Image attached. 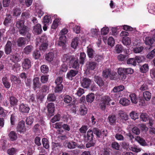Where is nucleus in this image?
I'll list each match as a JSON object with an SVG mask.
<instances>
[{
	"label": "nucleus",
	"instance_id": "obj_1",
	"mask_svg": "<svg viewBox=\"0 0 155 155\" xmlns=\"http://www.w3.org/2000/svg\"><path fill=\"white\" fill-rule=\"evenodd\" d=\"M111 99L108 96L103 97L101 100L99 104V107L102 110H105L107 106L110 105V102Z\"/></svg>",
	"mask_w": 155,
	"mask_h": 155
},
{
	"label": "nucleus",
	"instance_id": "obj_2",
	"mask_svg": "<svg viewBox=\"0 0 155 155\" xmlns=\"http://www.w3.org/2000/svg\"><path fill=\"white\" fill-rule=\"evenodd\" d=\"M30 30V28L25 25L19 29V32L20 34L22 35H25L27 34V37L29 38L31 36V35L28 33V31Z\"/></svg>",
	"mask_w": 155,
	"mask_h": 155
},
{
	"label": "nucleus",
	"instance_id": "obj_3",
	"mask_svg": "<svg viewBox=\"0 0 155 155\" xmlns=\"http://www.w3.org/2000/svg\"><path fill=\"white\" fill-rule=\"evenodd\" d=\"M74 56L69 54H65L63 55L61 60L64 63H68L74 60Z\"/></svg>",
	"mask_w": 155,
	"mask_h": 155
},
{
	"label": "nucleus",
	"instance_id": "obj_4",
	"mask_svg": "<svg viewBox=\"0 0 155 155\" xmlns=\"http://www.w3.org/2000/svg\"><path fill=\"white\" fill-rule=\"evenodd\" d=\"M17 131L20 133H24L26 130L25 127V121L21 120L19 122L17 127Z\"/></svg>",
	"mask_w": 155,
	"mask_h": 155
},
{
	"label": "nucleus",
	"instance_id": "obj_5",
	"mask_svg": "<svg viewBox=\"0 0 155 155\" xmlns=\"http://www.w3.org/2000/svg\"><path fill=\"white\" fill-rule=\"evenodd\" d=\"M22 66L23 69L25 70L30 68L31 66V62L30 60L27 58L25 59L22 63Z\"/></svg>",
	"mask_w": 155,
	"mask_h": 155
},
{
	"label": "nucleus",
	"instance_id": "obj_6",
	"mask_svg": "<svg viewBox=\"0 0 155 155\" xmlns=\"http://www.w3.org/2000/svg\"><path fill=\"white\" fill-rule=\"evenodd\" d=\"M84 140L85 141L93 140V132L91 130H89L87 131V134L84 136Z\"/></svg>",
	"mask_w": 155,
	"mask_h": 155
},
{
	"label": "nucleus",
	"instance_id": "obj_7",
	"mask_svg": "<svg viewBox=\"0 0 155 155\" xmlns=\"http://www.w3.org/2000/svg\"><path fill=\"white\" fill-rule=\"evenodd\" d=\"M10 79L12 81H15V83L17 84V87L19 88H21L22 87L23 83L21 82V81L19 78H18L15 76L12 75Z\"/></svg>",
	"mask_w": 155,
	"mask_h": 155
},
{
	"label": "nucleus",
	"instance_id": "obj_8",
	"mask_svg": "<svg viewBox=\"0 0 155 155\" xmlns=\"http://www.w3.org/2000/svg\"><path fill=\"white\" fill-rule=\"evenodd\" d=\"M66 37L64 35L61 36L59 38L58 45L62 48H64L66 42Z\"/></svg>",
	"mask_w": 155,
	"mask_h": 155
},
{
	"label": "nucleus",
	"instance_id": "obj_9",
	"mask_svg": "<svg viewBox=\"0 0 155 155\" xmlns=\"http://www.w3.org/2000/svg\"><path fill=\"white\" fill-rule=\"evenodd\" d=\"M91 82V80L86 78H84L81 81V86L84 88H87L89 86Z\"/></svg>",
	"mask_w": 155,
	"mask_h": 155
},
{
	"label": "nucleus",
	"instance_id": "obj_10",
	"mask_svg": "<svg viewBox=\"0 0 155 155\" xmlns=\"http://www.w3.org/2000/svg\"><path fill=\"white\" fill-rule=\"evenodd\" d=\"M12 44L10 41H8L5 46V52L6 54H9L12 52Z\"/></svg>",
	"mask_w": 155,
	"mask_h": 155
},
{
	"label": "nucleus",
	"instance_id": "obj_11",
	"mask_svg": "<svg viewBox=\"0 0 155 155\" xmlns=\"http://www.w3.org/2000/svg\"><path fill=\"white\" fill-rule=\"evenodd\" d=\"M117 74L116 72L114 73V75L111 74L110 73V71L109 69H107L104 70L103 72V75L105 78H107L108 77H110L112 79H114L115 77H112V76H113Z\"/></svg>",
	"mask_w": 155,
	"mask_h": 155
},
{
	"label": "nucleus",
	"instance_id": "obj_12",
	"mask_svg": "<svg viewBox=\"0 0 155 155\" xmlns=\"http://www.w3.org/2000/svg\"><path fill=\"white\" fill-rule=\"evenodd\" d=\"M41 86V84L39 82V78L38 77H36L33 79V88L35 91L37 89L39 88Z\"/></svg>",
	"mask_w": 155,
	"mask_h": 155
},
{
	"label": "nucleus",
	"instance_id": "obj_13",
	"mask_svg": "<svg viewBox=\"0 0 155 155\" xmlns=\"http://www.w3.org/2000/svg\"><path fill=\"white\" fill-rule=\"evenodd\" d=\"M119 115L120 120L123 123H125L128 119V116L126 113L122 111L120 112Z\"/></svg>",
	"mask_w": 155,
	"mask_h": 155
},
{
	"label": "nucleus",
	"instance_id": "obj_14",
	"mask_svg": "<svg viewBox=\"0 0 155 155\" xmlns=\"http://www.w3.org/2000/svg\"><path fill=\"white\" fill-rule=\"evenodd\" d=\"M29 110V107L24 104H21L19 106V110L23 113H28Z\"/></svg>",
	"mask_w": 155,
	"mask_h": 155
},
{
	"label": "nucleus",
	"instance_id": "obj_15",
	"mask_svg": "<svg viewBox=\"0 0 155 155\" xmlns=\"http://www.w3.org/2000/svg\"><path fill=\"white\" fill-rule=\"evenodd\" d=\"M86 66L88 69L94 70L97 68V64L94 61H90L87 63Z\"/></svg>",
	"mask_w": 155,
	"mask_h": 155
},
{
	"label": "nucleus",
	"instance_id": "obj_16",
	"mask_svg": "<svg viewBox=\"0 0 155 155\" xmlns=\"http://www.w3.org/2000/svg\"><path fill=\"white\" fill-rule=\"evenodd\" d=\"M78 73V71L77 70H71L67 73V77L69 79L71 80L72 78L75 77Z\"/></svg>",
	"mask_w": 155,
	"mask_h": 155
},
{
	"label": "nucleus",
	"instance_id": "obj_17",
	"mask_svg": "<svg viewBox=\"0 0 155 155\" xmlns=\"http://www.w3.org/2000/svg\"><path fill=\"white\" fill-rule=\"evenodd\" d=\"M42 31L41 25L39 24H37L34 26L33 31L36 35L40 34Z\"/></svg>",
	"mask_w": 155,
	"mask_h": 155
},
{
	"label": "nucleus",
	"instance_id": "obj_18",
	"mask_svg": "<svg viewBox=\"0 0 155 155\" xmlns=\"http://www.w3.org/2000/svg\"><path fill=\"white\" fill-rule=\"evenodd\" d=\"M9 101L11 107H13L17 105L18 100L14 96H11L9 98Z\"/></svg>",
	"mask_w": 155,
	"mask_h": 155
},
{
	"label": "nucleus",
	"instance_id": "obj_19",
	"mask_svg": "<svg viewBox=\"0 0 155 155\" xmlns=\"http://www.w3.org/2000/svg\"><path fill=\"white\" fill-rule=\"evenodd\" d=\"M9 138L12 141L16 140L18 138L17 134L14 131H11L8 134Z\"/></svg>",
	"mask_w": 155,
	"mask_h": 155
},
{
	"label": "nucleus",
	"instance_id": "obj_20",
	"mask_svg": "<svg viewBox=\"0 0 155 155\" xmlns=\"http://www.w3.org/2000/svg\"><path fill=\"white\" fill-rule=\"evenodd\" d=\"M135 140L142 146H145L148 145L145 140L140 136L136 137L135 138Z\"/></svg>",
	"mask_w": 155,
	"mask_h": 155
},
{
	"label": "nucleus",
	"instance_id": "obj_21",
	"mask_svg": "<svg viewBox=\"0 0 155 155\" xmlns=\"http://www.w3.org/2000/svg\"><path fill=\"white\" fill-rule=\"evenodd\" d=\"M48 110L49 113L52 114L54 111L55 107L53 103H50L47 106Z\"/></svg>",
	"mask_w": 155,
	"mask_h": 155
},
{
	"label": "nucleus",
	"instance_id": "obj_22",
	"mask_svg": "<svg viewBox=\"0 0 155 155\" xmlns=\"http://www.w3.org/2000/svg\"><path fill=\"white\" fill-rule=\"evenodd\" d=\"M79 41V39L78 38H74L72 40L71 44V46L73 48H76L78 46Z\"/></svg>",
	"mask_w": 155,
	"mask_h": 155
},
{
	"label": "nucleus",
	"instance_id": "obj_23",
	"mask_svg": "<svg viewBox=\"0 0 155 155\" xmlns=\"http://www.w3.org/2000/svg\"><path fill=\"white\" fill-rule=\"evenodd\" d=\"M145 43L147 45H152L154 41H155V35H153L152 38L147 37L145 39Z\"/></svg>",
	"mask_w": 155,
	"mask_h": 155
},
{
	"label": "nucleus",
	"instance_id": "obj_24",
	"mask_svg": "<svg viewBox=\"0 0 155 155\" xmlns=\"http://www.w3.org/2000/svg\"><path fill=\"white\" fill-rule=\"evenodd\" d=\"M54 54L52 52H50L47 54L45 56L46 60L48 61H51L53 60L54 58Z\"/></svg>",
	"mask_w": 155,
	"mask_h": 155
},
{
	"label": "nucleus",
	"instance_id": "obj_25",
	"mask_svg": "<svg viewBox=\"0 0 155 155\" xmlns=\"http://www.w3.org/2000/svg\"><path fill=\"white\" fill-rule=\"evenodd\" d=\"M119 103L124 106L128 105L130 103V101L126 98H121L120 100Z\"/></svg>",
	"mask_w": 155,
	"mask_h": 155
},
{
	"label": "nucleus",
	"instance_id": "obj_26",
	"mask_svg": "<svg viewBox=\"0 0 155 155\" xmlns=\"http://www.w3.org/2000/svg\"><path fill=\"white\" fill-rule=\"evenodd\" d=\"M94 80L97 84L100 86H101L104 84V82L100 77L96 75L94 77Z\"/></svg>",
	"mask_w": 155,
	"mask_h": 155
},
{
	"label": "nucleus",
	"instance_id": "obj_27",
	"mask_svg": "<svg viewBox=\"0 0 155 155\" xmlns=\"http://www.w3.org/2000/svg\"><path fill=\"white\" fill-rule=\"evenodd\" d=\"M87 108L84 104L81 105L79 109V112L80 115H85L87 113Z\"/></svg>",
	"mask_w": 155,
	"mask_h": 155
},
{
	"label": "nucleus",
	"instance_id": "obj_28",
	"mask_svg": "<svg viewBox=\"0 0 155 155\" xmlns=\"http://www.w3.org/2000/svg\"><path fill=\"white\" fill-rule=\"evenodd\" d=\"M129 97L133 103L136 104L137 103L138 99L135 94L131 93L129 95Z\"/></svg>",
	"mask_w": 155,
	"mask_h": 155
},
{
	"label": "nucleus",
	"instance_id": "obj_29",
	"mask_svg": "<svg viewBox=\"0 0 155 155\" xmlns=\"http://www.w3.org/2000/svg\"><path fill=\"white\" fill-rule=\"evenodd\" d=\"M124 89V87L123 85H120L118 86L115 87L111 91V92L116 93L123 91Z\"/></svg>",
	"mask_w": 155,
	"mask_h": 155
},
{
	"label": "nucleus",
	"instance_id": "obj_30",
	"mask_svg": "<svg viewBox=\"0 0 155 155\" xmlns=\"http://www.w3.org/2000/svg\"><path fill=\"white\" fill-rule=\"evenodd\" d=\"M25 38H19L17 40V44L19 47H21L26 44Z\"/></svg>",
	"mask_w": 155,
	"mask_h": 155
},
{
	"label": "nucleus",
	"instance_id": "obj_31",
	"mask_svg": "<svg viewBox=\"0 0 155 155\" xmlns=\"http://www.w3.org/2000/svg\"><path fill=\"white\" fill-rule=\"evenodd\" d=\"M122 41L123 43L126 46L130 45L131 43L130 39L128 37H123Z\"/></svg>",
	"mask_w": 155,
	"mask_h": 155
},
{
	"label": "nucleus",
	"instance_id": "obj_32",
	"mask_svg": "<svg viewBox=\"0 0 155 155\" xmlns=\"http://www.w3.org/2000/svg\"><path fill=\"white\" fill-rule=\"evenodd\" d=\"M94 98L95 96L94 94L91 93L88 94L86 96V99L87 102L91 103L93 101Z\"/></svg>",
	"mask_w": 155,
	"mask_h": 155
},
{
	"label": "nucleus",
	"instance_id": "obj_33",
	"mask_svg": "<svg viewBox=\"0 0 155 155\" xmlns=\"http://www.w3.org/2000/svg\"><path fill=\"white\" fill-rule=\"evenodd\" d=\"M33 49V46L31 45H28L26 46L24 49V53L28 54H30L32 51Z\"/></svg>",
	"mask_w": 155,
	"mask_h": 155
},
{
	"label": "nucleus",
	"instance_id": "obj_34",
	"mask_svg": "<svg viewBox=\"0 0 155 155\" xmlns=\"http://www.w3.org/2000/svg\"><path fill=\"white\" fill-rule=\"evenodd\" d=\"M93 133L97 136L98 138H101L102 137V133L101 131L98 128H94L93 130Z\"/></svg>",
	"mask_w": 155,
	"mask_h": 155
},
{
	"label": "nucleus",
	"instance_id": "obj_35",
	"mask_svg": "<svg viewBox=\"0 0 155 155\" xmlns=\"http://www.w3.org/2000/svg\"><path fill=\"white\" fill-rule=\"evenodd\" d=\"M42 143L43 147L46 149H48L49 148V145L48 140L46 138L42 139Z\"/></svg>",
	"mask_w": 155,
	"mask_h": 155
},
{
	"label": "nucleus",
	"instance_id": "obj_36",
	"mask_svg": "<svg viewBox=\"0 0 155 155\" xmlns=\"http://www.w3.org/2000/svg\"><path fill=\"white\" fill-rule=\"evenodd\" d=\"M108 119L110 124H114L115 123L116 121V116L114 115H110L108 117Z\"/></svg>",
	"mask_w": 155,
	"mask_h": 155
},
{
	"label": "nucleus",
	"instance_id": "obj_37",
	"mask_svg": "<svg viewBox=\"0 0 155 155\" xmlns=\"http://www.w3.org/2000/svg\"><path fill=\"white\" fill-rule=\"evenodd\" d=\"M86 54L84 52L81 53L79 58V63L80 64L83 65L85 61L86 58Z\"/></svg>",
	"mask_w": 155,
	"mask_h": 155
},
{
	"label": "nucleus",
	"instance_id": "obj_38",
	"mask_svg": "<svg viewBox=\"0 0 155 155\" xmlns=\"http://www.w3.org/2000/svg\"><path fill=\"white\" fill-rule=\"evenodd\" d=\"M143 97L146 101H149L151 98V94L148 91H146L143 93Z\"/></svg>",
	"mask_w": 155,
	"mask_h": 155
},
{
	"label": "nucleus",
	"instance_id": "obj_39",
	"mask_svg": "<svg viewBox=\"0 0 155 155\" xmlns=\"http://www.w3.org/2000/svg\"><path fill=\"white\" fill-rule=\"evenodd\" d=\"M72 98L69 95L64 96L63 100L64 102L66 104H70L72 101Z\"/></svg>",
	"mask_w": 155,
	"mask_h": 155
},
{
	"label": "nucleus",
	"instance_id": "obj_40",
	"mask_svg": "<svg viewBox=\"0 0 155 155\" xmlns=\"http://www.w3.org/2000/svg\"><path fill=\"white\" fill-rule=\"evenodd\" d=\"M87 55L89 58H94V51L92 48H87Z\"/></svg>",
	"mask_w": 155,
	"mask_h": 155
},
{
	"label": "nucleus",
	"instance_id": "obj_41",
	"mask_svg": "<svg viewBox=\"0 0 155 155\" xmlns=\"http://www.w3.org/2000/svg\"><path fill=\"white\" fill-rule=\"evenodd\" d=\"M60 20L59 19L56 18L53 21L51 26V28L53 29H55L60 23Z\"/></svg>",
	"mask_w": 155,
	"mask_h": 155
},
{
	"label": "nucleus",
	"instance_id": "obj_42",
	"mask_svg": "<svg viewBox=\"0 0 155 155\" xmlns=\"http://www.w3.org/2000/svg\"><path fill=\"white\" fill-rule=\"evenodd\" d=\"M2 83L5 87L9 88L10 87V84L7 81V78L6 77H3L2 78Z\"/></svg>",
	"mask_w": 155,
	"mask_h": 155
},
{
	"label": "nucleus",
	"instance_id": "obj_43",
	"mask_svg": "<svg viewBox=\"0 0 155 155\" xmlns=\"http://www.w3.org/2000/svg\"><path fill=\"white\" fill-rule=\"evenodd\" d=\"M79 60L78 59L75 60L73 62V60L70 62L72 63L71 66L74 68L77 69L79 67V63H78Z\"/></svg>",
	"mask_w": 155,
	"mask_h": 155
},
{
	"label": "nucleus",
	"instance_id": "obj_44",
	"mask_svg": "<svg viewBox=\"0 0 155 155\" xmlns=\"http://www.w3.org/2000/svg\"><path fill=\"white\" fill-rule=\"evenodd\" d=\"M140 118L143 121L146 122L149 119L148 115L146 113H142L140 115Z\"/></svg>",
	"mask_w": 155,
	"mask_h": 155
},
{
	"label": "nucleus",
	"instance_id": "obj_45",
	"mask_svg": "<svg viewBox=\"0 0 155 155\" xmlns=\"http://www.w3.org/2000/svg\"><path fill=\"white\" fill-rule=\"evenodd\" d=\"M34 121L33 117L32 116L28 117L26 120V123L27 124L31 125Z\"/></svg>",
	"mask_w": 155,
	"mask_h": 155
},
{
	"label": "nucleus",
	"instance_id": "obj_46",
	"mask_svg": "<svg viewBox=\"0 0 155 155\" xmlns=\"http://www.w3.org/2000/svg\"><path fill=\"white\" fill-rule=\"evenodd\" d=\"M49 70L48 66L45 64L43 65L41 67V71L43 73H47Z\"/></svg>",
	"mask_w": 155,
	"mask_h": 155
},
{
	"label": "nucleus",
	"instance_id": "obj_47",
	"mask_svg": "<svg viewBox=\"0 0 155 155\" xmlns=\"http://www.w3.org/2000/svg\"><path fill=\"white\" fill-rule=\"evenodd\" d=\"M149 70L148 66L147 64H145L142 66L140 68V71L143 73H145Z\"/></svg>",
	"mask_w": 155,
	"mask_h": 155
},
{
	"label": "nucleus",
	"instance_id": "obj_48",
	"mask_svg": "<svg viewBox=\"0 0 155 155\" xmlns=\"http://www.w3.org/2000/svg\"><path fill=\"white\" fill-rule=\"evenodd\" d=\"M10 60L11 61L15 63V61H19L20 58L18 55L16 54L11 56L10 58Z\"/></svg>",
	"mask_w": 155,
	"mask_h": 155
},
{
	"label": "nucleus",
	"instance_id": "obj_49",
	"mask_svg": "<svg viewBox=\"0 0 155 155\" xmlns=\"http://www.w3.org/2000/svg\"><path fill=\"white\" fill-rule=\"evenodd\" d=\"M127 64L134 66H136L137 64L136 61L134 58H130L128 59L127 61Z\"/></svg>",
	"mask_w": 155,
	"mask_h": 155
},
{
	"label": "nucleus",
	"instance_id": "obj_50",
	"mask_svg": "<svg viewBox=\"0 0 155 155\" xmlns=\"http://www.w3.org/2000/svg\"><path fill=\"white\" fill-rule=\"evenodd\" d=\"M24 21L23 20H20L18 21L16 24V26L18 29L24 26Z\"/></svg>",
	"mask_w": 155,
	"mask_h": 155
},
{
	"label": "nucleus",
	"instance_id": "obj_51",
	"mask_svg": "<svg viewBox=\"0 0 155 155\" xmlns=\"http://www.w3.org/2000/svg\"><path fill=\"white\" fill-rule=\"evenodd\" d=\"M56 99L55 95L53 94H49L47 97V100L49 101H54Z\"/></svg>",
	"mask_w": 155,
	"mask_h": 155
},
{
	"label": "nucleus",
	"instance_id": "obj_52",
	"mask_svg": "<svg viewBox=\"0 0 155 155\" xmlns=\"http://www.w3.org/2000/svg\"><path fill=\"white\" fill-rule=\"evenodd\" d=\"M138 114L134 111H132L130 114V117L132 119L134 120L138 119Z\"/></svg>",
	"mask_w": 155,
	"mask_h": 155
},
{
	"label": "nucleus",
	"instance_id": "obj_53",
	"mask_svg": "<svg viewBox=\"0 0 155 155\" xmlns=\"http://www.w3.org/2000/svg\"><path fill=\"white\" fill-rule=\"evenodd\" d=\"M143 46L136 47L133 49V51L135 53H139L143 51Z\"/></svg>",
	"mask_w": 155,
	"mask_h": 155
},
{
	"label": "nucleus",
	"instance_id": "obj_54",
	"mask_svg": "<svg viewBox=\"0 0 155 155\" xmlns=\"http://www.w3.org/2000/svg\"><path fill=\"white\" fill-rule=\"evenodd\" d=\"M88 128L87 126L83 125L79 129L80 133L81 134L85 133Z\"/></svg>",
	"mask_w": 155,
	"mask_h": 155
},
{
	"label": "nucleus",
	"instance_id": "obj_55",
	"mask_svg": "<svg viewBox=\"0 0 155 155\" xmlns=\"http://www.w3.org/2000/svg\"><path fill=\"white\" fill-rule=\"evenodd\" d=\"M99 32L98 30L96 28H92L91 30V33L93 37L97 36Z\"/></svg>",
	"mask_w": 155,
	"mask_h": 155
},
{
	"label": "nucleus",
	"instance_id": "obj_56",
	"mask_svg": "<svg viewBox=\"0 0 155 155\" xmlns=\"http://www.w3.org/2000/svg\"><path fill=\"white\" fill-rule=\"evenodd\" d=\"M21 9L19 8H15L13 11V15L15 16H18L21 14Z\"/></svg>",
	"mask_w": 155,
	"mask_h": 155
},
{
	"label": "nucleus",
	"instance_id": "obj_57",
	"mask_svg": "<svg viewBox=\"0 0 155 155\" xmlns=\"http://www.w3.org/2000/svg\"><path fill=\"white\" fill-rule=\"evenodd\" d=\"M48 88L47 86L44 85L42 86L41 89V91L43 94H45L48 92Z\"/></svg>",
	"mask_w": 155,
	"mask_h": 155
},
{
	"label": "nucleus",
	"instance_id": "obj_58",
	"mask_svg": "<svg viewBox=\"0 0 155 155\" xmlns=\"http://www.w3.org/2000/svg\"><path fill=\"white\" fill-rule=\"evenodd\" d=\"M76 145V143L74 142H68L67 143V146L70 149L74 148Z\"/></svg>",
	"mask_w": 155,
	"mask_h": 155
},
{
	"label": "nucleus",
	"instance_id": "obj_59",
	"mask_svg": "<svg viewBox=\"0 0 155 155\" xmlns=\"http://www.w3.org/2000/svg\"><path fill=\"white\" fill-rule=\"evenodd\" d=\"M60 115L59 114H57L54 116L51 120V122L52 123H54L56 121L59 120L60 118Z\"/></svg>",
	"mask_w": 155,
	"mask_h": 155
},
{
	"label": "nucleus",
	"instance_id": "obj_60",
	"mask_svg": "<svg viewBox=\"0 0 155 155\" xmlns=\"http://www.w3.org/2000/svg\"><path fill=\"white\" fill-rule=\"evenodd\" d=\"M41 56L40 51H34L33 53V56L35 59H38Z\"/></svg>",
	"mask_w": 155,
	"mask_h": 155
},
{
	"label": "nucleus",
	"instance_id": "obj_61",
	"mask_svg": "<svg viewBox=\"0 0 155 155\" xmlns=\"http://www.w3.org/2000/svg\"><path fill=\"white\" fill-rule=\"evenodd\" d=\"M11 22V16L10 15L6 17L4 22V24L5 25H7Z\"/></svg>",
	"mask_w": 155,
	"mask_h": 155
},
{
	"label": "nucleus",
	"instance_id": "obj_62",
	"mask_svg": "<svg viewBox=\"0 0 155 155\" xmlns=\"http://www.w3.org/2000/svg\"><path fill=\"white\" fill-rule=\"evenodd\" d=\"M17 151L16 149L15 148H12L9 149L7 151L8 154L10 155H14Z\"/></svg>",
	"mask_w": 155,
	"mask_h": 155
},
{
	"label": "nucleus",
	"instance_id": "obj_63",
	"mask_svg": "<svg viewBox=\"0 0 155 155\" xmlns=\"http://www.w3.org/2000/svg\"><path fill=\"white\" fill-rule=\"evenodd\" d=\"M112 147L116 150H119V149L120 146L118 143L116 142H113L111 144Z\"/></svg>",
	"mask_w": 155,
	"mask_h": 155
},
{
	"label": "nucleus",
	"instance_id": "obj_64",
	"mask_svg": "<svg viewBox=\"0 0 155 155\" xmlns=\"http://www.w3.org/2000/svg\"><path fill=\"white\" fill-rule=\"evenodd\" d=\"M155 56V49H154L153 50L148 53L147 55V57L149 59H152Z\"/></svg>",
	"mask_w": 155,
	"mask_h": 155
}]
</instances>
